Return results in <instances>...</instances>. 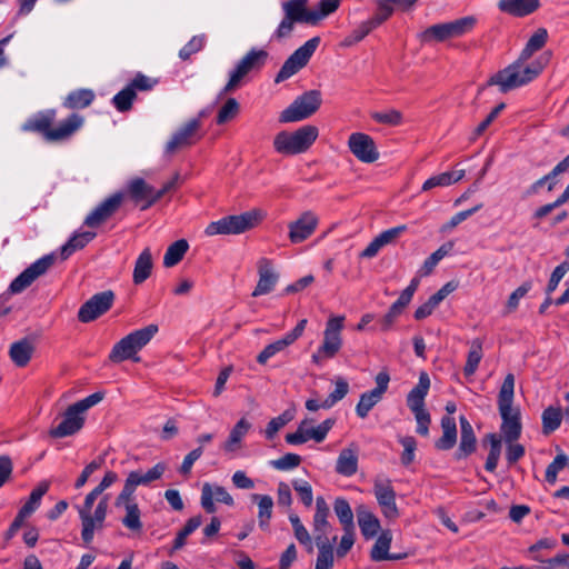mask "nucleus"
I'll return each instance as SVG.
<instances>
[{"label":"nucleus","mask_w":569,"mask_h":569,"mask_svg":"<svg viewBox=\"0 0 569 569\" xmlns=\"http://www.w3.org/2000/svg\"><path fill=\"white\" fill-rule=\"evenodd\" d=\"M137 94L128 86L119 91L112 99L114 108L120 112H127L131 110L132 102Z\"/></svg>","instance_id":"nucleus-52"},{"label":"nucleus","mask_w":569,"mask_h":569,"mask_svg":"<svg viewBox=\"0 0 569 569\" xmlns=\"http://www.w3.org/2000/svg\"><path fill=\"white\" fill-rule=\"evenodd\" d=\"M206 42V37L203 34L201 36H194L190 39V41L179 51V57L182 60H188L193 53L199 52Z\"/></svg>","instance_id":"nucleus-58"},{"label":"nucleus","mask_w":569,"mask_h":569,"mask_svg":"<svg viewBox=\"0 0 569 569\" xmlns=\"http://www.w3.org/2000/svg\"><path fill=\"white\" fill-rule=\"evenodd\" d=\"M34 352V345L28 338L13 342L9 349V356L12 362L20 368L26 367Z\"/></svg>","instance_id":"nucleus-33"},{"label":"nucleus","mask_w":569,"mask_h":569,"mask_svg":"<svg viewBox=\"0 0 569 569\" xmlns=\"http://www.w3.org/2000/svg\"><path fill=\"white\" fill-rule=\"evenodd\" d=\"M482 359V343L479 339L471 342L470 350L468 352L467 362L463 368L466 376H471L476 372L480 361Z\"/></svg>","instance_id":"nucleus-49"},{"label":"nucleus","mask_w":569,"mask_h":569,"mask_svg":"<svg viewBox=\"0 0 569 569\" xmlns=\"http://www.w3.org/2000/svg\"><path fill=\"white\" fill-rule=\"evenodd\" d=\"M117 508H123L126 513L121 519V523L124 528L133 533H140L143 529L141 521V510L136 501L134 493L127 490H121L114 500Z\"/></svg>","instance_id":"nucleus-15"},{"label":"nucleus","mask_w":569,"mask_h":569,"mask_svg":"<svg viewBox=\"0 0 569 569\" xmlns=\"http://www.w3.org/2000/svg\"><path fill=\"white\" fill-rule=\"evenodd\" d=\"M56 118L54 110L40 112L29 118L22 126L23 131L38 132L43 136L47 141L56 142L69 139L83 124V117L72 113L57 128H52Z\"/></svg>","instance_id":"nucleus-2"},{"label":"nucleus","mask_w":569,"mask_h":569,"mask_svg":"<svg viewBox=\"0 0 569 569\" xmlns=\"http://www.w3.org/2000/svg\"><path fill=\"white\" fill-rule=\"evenodd\" d=\"M460 422V442L457 451L455 452V458L457 460H462L472 455L477 449V437L475 435L473 428L469 420L461 416L459 418Z\"/></svg>","instance_id":"nucleus-28"},{"label":"nucleus","mask_w":569,"mask_h":569,"mask_svg":"<svg viewBox=\"0 0 569 569\" xmlns=\"http://www.w3.org/2000/svg\"><path fill=\"white\" fill-rule=\"evenodd\" d=\"M392 541V535L390 530H383L378 539L376 540L371 551L370 558L373 561L385 560H399L402 558L401 555L389 553L390 545Z\"/></svg>","instance_id":"nucleus-32"},{"label":"nucleus","mask_w":569,"mask_h":569,"mask_svg":"<svg viewBox=\"0 0 569 569\" xmlns=\"http://www.w3.org/2000/svg\"><path fill=\"white\" fill-rule=\"evenodd\" d=\"M373 493L386 518L395 519L399 516L396 505V492L389 479L376 480Z\"/></svg>","instance_id":"nucleus-20"},{"label":"nucleus","mask_w":569,"mask_h":569,"mask_svg":"<svg viewBox=\"0 0 569 569\" xmlns=\"http://www.w3.org/2000/svg\"><path fill=\"white\" fill-rule=\"evenodd\" d=\"M48 490L49 482H40L39 486L31 491L28 501L21 507L19 512H21L26 517H29L32 512L37 510L42 497L48 492Z\"/></svg>","instance_id":"nucleus-45"},{"label":"nucleus","mask_w":569,"mask_h":569,"mask_svg":"<svg viewBox=\"0 0 569 569\" xmlns=\"http://www.w3.org/2000/svg\"><path fill=\"white\" fill-rule=\"evenodd\" d=\"M542 69L543 64L540 61H533L525 68L519 62H513L490 77L486 86H499L500 92L507 93L531 82Z\"/></svg>","instance_id":"nucleus-4"},{"label":"nucleus","mask_w":569,"mask_h":569,"mask_svg":"<svg viewBox=\"0 0 569 569\" xmlns=\"http://www.w3.org/2000/svg\"><path fill=\"white\" fill-rule=\"evenodd\" d=\"M430 389V378L427 372L419 375L418 383L407 396V406L417 420V433L423 437L429 435L431 423L430 413L425 408V398Z\"/></svg>","instance_id":"nucleus-8"},{"label":"nucleus","mask_w":569,"mask_h":569,"mask_svg":"<svg viewBox=\"0 0 569 569\" xmlns=\"http://www.w3.org/2000/svg\"><path fill=\"white\" fill-rule=\"evenodd\" d=\"M318 134V128L312 124H306L293 132L280 131L273 139V148L281 154H299L312 146Z\"/></svg>","instance_id":"nucleus-7"},{"label":"nucleus","mask_w":569,"mask_h":569,"mask_svg":"<svg viewBox=\"0 0 569 569\" xmlns=\"http://www.w3.org/2000/svg\"><path fill=\"white\" fill-rule=\"evenodd\" d=\"M566 467V455L559 453L546 469V481L553 485L557 481L558 472Z\"/></svg>","instance_id":"nucleus-59"},{"label":"nucleus","mask_w":569,"mask_h":569,"mask_svg":"<svg viewBox=\"0 0 569 569\" xmlns=\"http://www.w3.org/2000/svg\"><path fill=\"white\" fill-rule=\"evenodd\" d=\"M54 261L56 256L53 253L47 254L34 261L10 283V292L20 293L26 290L34 280L44 274Z\"/></svg>","instance_id":"nucleus-14"},{"label":"nucleus","mask_w":569,"mask_h":569,"mask_svg":"<svg viewBox=\"0 0 569 569\" xmlns=\"http://www.w3.org/2000/svg\"><path fill=\"white\" fill-rule=\"evenodd\" d=\"M453 248L452 242L443 243L440 248H438L433 253H431L423 262L420 273L422 276L430 274L435 267L439 263V261L445 258Z\"/></svg>","instance_id":"nucleus-48"},{"label":"nucleus","mask_w":569,"mask_h":569,"mask_svg":"<svg viewBox=\"0 0 569 569\" xmlns=\"http://www.w3.org/2000/svg\"><path fill=\"white\" fill-rule=\"evenodd\" d=\"M533 559L543 563L540 569H557L560 567H566L569 563V555L568 553H558L553 558L542 560L539 556H533Z\"/></svg>","instance_id":"nucleus-64"},{"label":"nucleus","mask_w":569,"mask_h":569,"mask_svg":"<svg viewBox=\"0 0 569 569\" xmlns=\"http://www.w3.org/2000/svg\"><path fill=\"white\" fill-rule=\"evenodd\" d=\"M531 288L532 282L530 280L525 281L521 286H519L508 298V311H515L518 308L520 299L523 298Z\"/></svg>","instance_id":"nucleus-60"},{"label":"nucleus","mask_w":569,"mask_h":569,"mask_svg":"<svg viewBox=\"0 0 569 569\" xmlns=\"http://www.w3.org/2000/svg\"><path fill=\"white\" fill-rule=\"evenodd\" d=\"M442 436L436 441L435 447L438 450H449L457 442V425L456 420L450 416L441 418Z\"/></svg>","instance_id":"nucleus-34"},{"label":"nucleus","mask_w":569,"mask_h":569,"mask_svg":"<svg viewBox=\"0 0 569 569\" xmlns=\"http://www.w3.org/2000/svg\"><path fill=\"white\" fill-rule=\"evenodd\" d=\"M329 507L323 497L316 499V512L313 516V531H326L330 527L327 518L329 516Z\"/></svg>","instance_id":"nucleus-46"},{"label":"nucleus","mask_w":569,"mask_h":569,"mask_svg":"<svg viewBox=\"0 0 569 569\" xmlns=\"http://www.w3.org/2000/svg\"><path fill=\"white\" fill-rule=\"evenodd\" d=\"M540 7L539 0H499L498 8L501 12L513 17H526Z\"/></svg>","instance_id":"nucleus-30"},{"label":"nucleus","mask_w":569,"mask_h":569,"mask_svg":"<svg viewBox=\"0 0 569 569\" xmlns=\"http://www.w3.org/2000/svg\"><path fill=\"white\" fill-rule=\"evenodd\" d=\"M349 392V385L343 378H337L335 390L321 403L323 409L333 407L338 401L342 400Z\"/></svg>","instance_id":"nucleus-50"},{"label":"nucleus","mask_w":569,"mask_h":569,"mask_svg":"<svg viewBox=\"0 0 569 569\" xmlns=\"http://www.w3.org/2000/svg\"><path fill=\"white\" fill-rule=\"evenodd\" d=\"M542 433L549 436L556 431L562 421V409L560 407L549 406L542 411Z\"/></svg>","instance_id":"nucleus-40"},{"label":"nucleus","mask_w":569,"mask_h":569,"mask_svg":"<svg viewBox=\"0 0 569 569\" xmlns=\"http://www.w3.org/2000/svg\"><path fill=\"white\" fill-rule=\"evenodd\" d=\"M320 43L319 37L309 39L303 46L298 48L282 64L281 69L274 78L276 83H280L307 66L310 58L317 50Z\"/></svg>","instance_id":"nucleus-12"},{"label":"nucleus","mask_w":569,"mask_h":569,"mask_svg":"<svg viewBox=\"0 0 569 569\" xmlns=\"http://www.w3.org/2000/svg\"><path fill=\"white\" fill-rule=\"evenodd\" d=\"M166 470L167 465L164 462H158L146 472L142 470L130 471L122 489L134 493L138 486H149L151 482L160 479Z\"/></svg>","instance_id":"nucleus-24"},{"label":"nucleus","mask_w":569,"mask_h":569,"mask_svg":"<svg viewBox=\"0 0 569 569\" xmlns=\"http://www.w3.org/2000/svg\"><path fill=\"white\" fill-rule=\"evenodd\" d=\"M84 423V417L79 413L73 406H69L63 413L62 421L50 429L49 436L52 438H64L77 433Z\"/></svg>","instance_id":"nucleus-25"},{"label":"nucleus","mask_w":569,"mask_h":569,"mask_svg":"<svg viewBox=\"0 0 569 569\" xmlns=\"http://www.w3.org/2000/svg\"><path fill=\"white\" fill-rule=\"evenodd\" d=\"M158 330V326L151 323L130 332L113 346L109 360L114 363L129 359L138 362L140 358L137 357V353L151 341Z\"/></svg>","instance_id":"nucleus-5"},{"label":"nucleus","mask_w":569,"mask_h":569,"mask_svg":"<svg viewBox=\"0 0 569 569\" xmlns=\"http://www.w3.org/2000/svg\"><path fill=\"white\" fill-rule=\"evenodd\" d=\"M113 301L114 293L111 290L93 295L80 307L78 311L79 321L82 323L94 321L111 309Z\"/></svg>","instance_id":"nucleus-13"},{"label":"nucleus","mask_w":569,"mask_h":569,"mask_svg":"<svg viewBox=\"0 0 569 569\" xmlns=\"http://www.w3.org/2000/svg\"><path fill=\"white\" fill-rule=\"evenodd\" d=\"M319 218L313 211L302 212L298 219L288 224L289 240L292 243H301L307 240L317 229Z\"/></svg>","instance_id":"nucleus-18"},{"label":"nucleus","mask_w":569,"mask_h":569,"mask_svg":"<svg viewBox=\"0 0 569 569\" xmlns=\"http://www.w3.org/2000/svg\"><path fill=\"white\" fill-rule=\"evenodd\" d=\"M251 423L244 418H241L230 431L227 441L223 445V449L229 452L236 451L240 447L242 438L247 435Z\"/></svg>","instance_id":"nucleus-41"},{"label":"nucleus","mask_w":569,"mask_h":569,"mask_svg":"<svg viewBox=\"0 0 569 569\" xmlns=\"http://www.w3.org/2000/svg\"><path fill=\"white\" fill-rule=\"evenodd\" d=\"M340 4V0H321L319 9H308L307 0H288L281 3L284 13L273 33V38L281 40L288 38L296 23L317 26L327 16L333 13Z\"/></svg>","instance_id":"nucleus-1"},{"label":"nucleus","mask_w":569,"mask_h":569,"mask_svg":"<svg viewBox=\"0 0 569 569\" xmlns=\"http://www.w3.org/2000/svg\"><path fill=\"white\" fill-rule=\"evenodd\" d=\"M189 249V244L187 240L180 239L170 244L163 257V264L167 268H171L178 264L182 259L186 252Z\"/></svg>","instance_id":"nucleus-42"},{"label":"nucleus","mask_w":569,"mask_h":569,"mask_svg":"<svg viewBox=\"0 0 569 569\" xmlns=\"http://www.w3.org/2000/svg\"><path fill=\"white\" fill-rule=\"evenodd\" d=\"M406 224H400L382 231L360 252V258H373L386 246L395 243L407 231Z\"/></svg>","instance_id":"nucleus-26"},{"label":"nucleus","mask_w":569,"mask_h":569,"mask_svg":"<svg viewBox=\"0 0 569 569\" xmlns=\"http://www.w3.org/2000/svg\"><path fill=\"white\" fill-rule=\"evenodd\" d=\"M393 10L395 8L391 6L389 0H377V11L369 20L376 28H378L391 17Z\"/></svg>","instance_id":"nucleus-54"},{"label":"nucleus","mask_w":569,"mask_h":569,"mask_svg":"<svg viewBox=\"0 0 569 569\" xmlns=\"http://www.w3.org/2000/svg\"><path fill=\"white\" fill-rule=\"evenodd\" d=\"M200 127V119L194 118L189 120L167 142L166 151L168 153H173L179 149L187 148L196 143L200 139V136L198 134Z\"/></svg>","instance_id":"nucleus-19"},{"label":"nucleus","mask_w":569,"mask_h":569,"mask_svg":"<svg viewBox=\"0 0 569 569\" xmlns=\"http://www.w3.org/2000/svg\"><path fill=\"white\" fill-rule=\"evenodd\" d=\"M321 102V92L319 90H309L299 96L280 113L279 122L289 123L305 120L320 108Z\"/></svg>","instance_id":"nucleus-11"},{"label":"nucleus","mask_w":569,"mask_h":569,"mask_svg":"<svg viewBox=\"0 0 569 569\" xmlns=\"http://www.w3.org/2000/svg\"><path fill=\"white\" fill-rule=\"evenodd\" d=\"M302 458L297 453H286L279 459L271 460L270 465L277 470H291L300 466Z\"/></svg>","instance_id":"nucleus-55"},{"label":"nucleus","mask_w":569,"mask_h":569,"mask_svg":"<svg viewBox=\"0 0 569 569\" xmlns=\"http://www.w3.org/2000/svg\"><path fill=\"white\" fill-rule=\"evenodd\" d=\"M104 398V392L98 391L94 392L88 397H86L82 400L77 401L73 403V408L83 416V413L90 409L91 407L99 403Z\"/></svg>","instance_id":"nucleus-63"},{"label":"nucleus","mask_w":569,"mask_h":569,"mask_svg":"<svg viewBox=\"0 0 569 569\" xmlns=\"http://www.w3.org/2000/svg\"><path fill=\"white\" fill-rule=\"evenodd\" d=\"M128 191L130 198L136 203H141V210H147L157 202L154 188L147 183L142 178L131 180Z\"/></svg>","instance_id":"nucleus-27"},{"label":"nucleus","mask_w":569,"mask_h":569,"mask_svg":"<svg viewBox=\"0 0 569 569\" xmlns=\"http://www.w3.org/2000/svg\"><path fill=\"white\" fill-rule=\"evenodd\" d=\"M292 487L296 490V492L299 495L301 502L306 507H310L312 505L313 496H312V488L309 482L301 481V480H295L292 482Z\"/></svg>","instance_id":"nucleus-62"},{"label":"nucleus","mask_w":569,"mask_h":569,"mask_svg":"<svg viewBox=\"0 0 569 569\" xmlns=\"http://www.w3.org/2000/svg\"><path fill=\"white\" fill-rule=\"evenodd\" d=\"M476 24L477 18L473 16L462 17L448 22L451 38L462 37L463 34L472 31Z\"/></svg>","instance_id":"nucleus-47"},{"label":"nucleus","mask_w":569,"mask_h":569,"mask_svg":"<svg viewBox=\"0 0 569 569\" xmlns=\"http://www.w3.org/2000/svg\"><path fill=\"white\" fill-rule=\"evenodd\" d=\"M358 461L359 449L355 443H351L340 451L336 462V472L345 477H351L358 471Z\"/></svg>","instance_id":"nucleus-29"},{"label":"nucleus","mask_w":569,"mask_h":569,"mask_svg":"<svg viewBox=\"0 0 569 569\" xmlns=\"http://www.w3.org/2000/svg\"><path fill=\"white\" fill-rule=\"evenodd\" d=\"M94 100V92L91 89H78L71 91L63 106L69 109H83L89 107Z\"/></svg>","instance_id":"nucleus-39"},{"label":"nucleus","mask_w":569,"mask_h":569,"mask_svg":"<svg viewBox=\"0 0 569 569\" xmlns=\"http://www.w3.org/2000/svg\"><path fill=\"white\" fill-rule=\"evenodd\" d=\"M376 388L363 392L360 396L359 402L356 406L357 416L361 419L368 417L370 410L381 401L383 395L388 390V386L390 382V375L388 370H381L375 378Z\"/></svg>","instance_id":"nucleus-16"},{"label":"nucleus","mask_w":569,"mask_h":569,"mask_svg":"<svg viewBox=\"0 0 569 569\" xmlns=\"http://www.w3.org/2000/svg\"><path fill=\"white\" fill-rule=\"evenodd\" d=\"M104 462L103 457H98L97 459L92 460L89 465L84 467L80 476L78 477L74 487L77 489L83 487L86 482L88 481L89 477L98 469L102 467Z\"/></svg>","instance_id":"nucleus-61"},{"label":"nucleus","mask_w":569,"mask_h":569,"mask_svg":"<svg viewBox=\"0 0 569 569\" xmlns=\"http://www.w3.org/2000/svg\"><path fill=\"white\" fill-rule=\"evenodd\" d=\"M257 269L259 280L254 290L252 291V297L270 293L279 280V273L276 272L273 262L270 259L260 258L257 262Z\"/></svg>","instance_id":"nucleus-23"},{"label":"nucleus","mask_w":569,"mask_h":569,"mask_svg":"<svg viewBox=\"0 0 569 569\" xmlns=\"http://www.w3.org/2000/svg\"><path fill=\"white\" fill-rule=\"evenodd\" d=\"M240 111V104L234 98H229L217 114V123L224 124L234 119Z\"/></svg>","instance_id":"nucleus-51"},{"label":"nucleus","mask_w":569,"mask_h":569,"mask_svg":"<svg viewBox=\"0 0 569 569\" xmlns=\"http://www.w3.org/2000/svg\"><path fill=\"white\" fill-rule=\"evenodd\" d=\"M399 442L403 447V452L401 455V463L403 466H409L415 460V451L417 449V441L412 436L401 437Z\"/></svg>","instance_id":"nucleus-56"},{"label":"nucleus","mask_w":569,"mask_h":569,"mask_svg":"<svg viewBox=\"0 0 569 569\" xmlns=\"http://www.w3.org/2000/svg\"><path fill=\"white\" fill-rule=\"evenodd\" d=\"M158 83L157 79H152L150 77L144 76L141 72H138L134 78L130 81L128 84L129 88L133 92L137 93V91H150L153 89V87Z\"/></svg>","instance_id":"nucleus-57"},{"label":"nucleus","mask_w":569,"mask_h":569,"mask_svg":"<svg viewBox=\"0 0 569 569\" xmlns=\"http://www.w3.org/2000/svg\"><path fill=\"white\" fill-rule=\"evenodd\" d=\"M356 513L361 535L367 540L373 538L380 530L379 519L365 505L358 506Z\"/></svg>","instance_id":"nucleus-31"},{"label":"nucleus","mask_w":569,"mask_h":569,"mask_svg":"<svg viewBox=\"0 0 569 569\" xmlns=\"http://www.w3.org/2000/svg\"><path fill=\"white\" fill-rule=\"evenodd\" d=\"M513 393L515 376L508 373L503 379L498 395V409L502 419L501 432L507 443L517 441L522 430L520 411L512 408Z\"/></svg>","instance_id":"nucleus-3"},{"label":"nucleus","mask_w":569,"mask_h":569,"mask_svg":"<svg viewBox=\"0 0 569 569\" xmlns=\"http://www.w3.org/2000/svg\"><path fill=\"white\" fill-rule=\"evenodd\" d=\"M306 325L307 319L300 320L297 326L283 338L266 346L264 349L257 356V362L260 365H266L270 358L292 345L298 338L302 336Z\"/></svg>","instance_id":"nucleus-22"},{"label":"nucleus","mask_w":569,"mask_h":569,"mask_svg":"<svg viewBox=\"0 0 569 569\" xmlns=\"http://www.w3.org/2000/svg\"><path fill=\"white\" fill-rule=\"evenodd\" d=\"M371 118L377 123L388 126H399L402 122V113L399 110L390 109L388 111H376L371 113Z\"/></svg>","instance_id":"nucleus-53"},{"label":"nucleus","mask_w":569,"mask_h":569,"mask_svg":"<svg viewBox=\"0 0 569 569\" xmlns=\"http://www.w3.org/2000/svg\"><path fill=\"white\" fill-rule=\"evenodd\" d=\"M333 510L342 526V529H355L353 513L349 502L345 498H337Z\"/></svg>","instance_id":"nucleus-44"},{"label":"nucleus","mask_w":569,"mask_h":569,"mask_svg":"<svg viewBox=\"0 0 569 569\" xmlns=\"http://www.w3.org/2000/svg\"><path fill=\"white\" fill-rule=\"evenodd\" d=\"M152 254L149 248H146L138 257L133 269V283L141 284L151 274Z\"/></svg>","instance_id":"nucleus-37"},{"label":"nucleus","mask_w":569,"mask_h":569,"mask_svg":"<svg viewBox=\"0 0 569 569\" xmlns=\"http://www.w3.org/2000/svg\"><path fill=\"white\" fill-rule=\"evenodd\" d=\"M96 238V232L84 231L73 234L67 243L61 247V260H67L77 250L83 249L90 241Z\"/></svg>","instance_id":"nucleus-36"},{"label":"nucleus","mask_w":569,"mask_h":569,"mask_svg":"<svg viewBox=\"0 0 569 569\" xmlns=\"http://www.w3.org/2000/svg\"><path fill=\"white\" fill-rule=\"evenodd\" d=\"M342 346L341 336H332L323 333V342L318 351L312 355L315 363H321L325 359H331L340 350Z\"/></svg>","instance_id":"nucleus-35"},{"label":"nucleus","mask_w":569,"mask_h":569,"mask_svg":"<svg viewBox=\"0 0 569 569\" xmlns=\"http://www.w3.org/2000/svg\"><path fill=\"white\" fill-rule=\"evenodd\" d=\"M260 222L259 212L252 210L241 214L227 216L218 221L210 222L206 228V234H239L254 228Z\"/></svg>","instance_id":"nucleus-10"},{"label":"nucleus","mask_w":569,"mask_h":569,"mask_svg":"<svg viewBox=\"0 0 569 569\" xmlns=\"http://www.w3.org/2000/svg\"><path fill=\"white\" fill-rule=\"evenodd\" d=\"M419 37L420 40L426 43L432 41L443 42L448 39H451L448 22L430 26L423 30Z\"/></svg>","instance_id":"nucleus-43"},{"label":"nucleus","mask_w":569,"mask_h":569,"mask_svg":"<svg viewBox=\"0 0 569 569\" xmlns=\"http://www.w3.org/2000/svg\"><path fill=\"white\" fill-rule=\"evenodd\" d=\"M348 147L352 154L365 163H372L379 158L373 139L366 133L355 132L348 139Z\"/></svg>","instance_id":"nucleus-17"},{"label":"nucleus","mask_w":569,"mask_h":569,"mask_svg":"<svg viewBox=\"0 0 569 569\" xmlns=\"http://www.w3.org/2000/svg\"><path fill=\"white\" fill-rule=\"evenodd\" d=\"M269 53L263 49H250L236 64L234 69L230 72V78L224 88L219 93L222 97L227 93L233 92L242 84L244 78L253 71H259L267 62Z\"/></svg>","instance_id":"nucleus-9"},{"label":"nucleus","mask_w":569,"mask_h":569,"mask_svg":"<svg viewBox=\"0 0 569 569\" xmlns=\"http://www.w3.org/2000/svg\"><path fill=\"white\" fill-rule=\"evenodd\" d=\"M251 498L258 503L259 527L262 530H267L269 528V522L272 516L273 500L268 495L259 493H253Z\"/></svg>","instance_id":"nucleus-38"},{"label":"nucleus","mask_w":569,"mask_h":569,"mask_svg":"<svg viewBox=\"0 0 569 569\" xmlns=\"http://www.w3.org/2000/svg\"><path fill=\"white\" fill-rule=\"evenodd\" d=\"M100 491L97 490V488L92 489L84 498V502L82 507L78 508L79 517L81 519L82 530H81V538L86 545H90L93 540L94 530L102 529L103 522L107 517V510H108V498L103 497L98 506L96 507V510L93 515H91V509L97 500V498L100 496Z\"/></svg>","instance_id":"nucleus-6"},{"label":"nucleus","mask_w":569,"mask_h":569,"mask_svg":"<svg viewBox=\"0 0 569 569\" xmlns=\"http://www.w3.org/2000/svg\"><path fill=\"white\" fill-rule=\"evenodd\" d=\"M122 194L114 193L96 207L86 218L84 224L89 228H98L110 219L122 203Z\"/></svg>","instance_id":"nucleus-21"}]
</instances>
